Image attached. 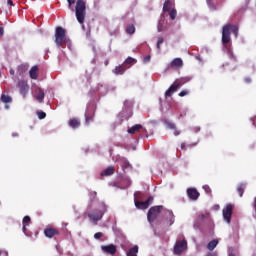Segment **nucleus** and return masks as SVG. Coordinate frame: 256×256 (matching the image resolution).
<instances>
[{
    "instance_id": "nucleus-1",
    "label": "nucleus",
    "mask_w": 256,
    "mask_h": 256,
    "mask_svg": "<svg viewBox=\"0 0 256 256\" xmlns=\"http://www.w3.org/2000/svg\"><path fill=\"white\" fill-rule=\"evenodd\" d=\"M68 2V9L70 11H75L76 19L80 25L85 23V17L87 16V3L85 0H67ZM76 6L73 8V5Z\"/></svg>"
},
{
    "instance_id": "nucleus-2",
    "label": "nucleus",
    "mask_w": 256,
    "mask_h": 256,
    "mask_svg": "<svg viewBox=\"0 0 256 256\" xmlns=\"http://www.w3.org/2000/svg\"><path fill=\"white\" fill-rule=\"evenodd\" d=\"M107 213V205L105 203H102V209H95L92 212H85L84 215H87V217L94 223V225H97L98 221H101L103 219V216Z\"/></svg>"
},
{
    "instance_id": "nucleus-3",
    "label": "nucleus",
    "mask_w": 256,
    "mask_h": 256,
    "mask_svg": "<svg viewBox=\"0 0 256 256\" xmlns=\"http://www.w3.org/2000/svg\"><path fill=\"white\" fill-rule=\"evenodd\" d=\"M55 44L57 47L61 48L63 47V45H65V43H67L68 38H67V31L61 27V26H57L55 29Z\"/></svg>"
},
{
    "instance_id": "nucleus-4",
    "label": "nucleus",
    "mask_w": 256,
    "mask_h": 256,
    "mask_svg": "<svg viewBox=\"0 0 256 256\" xmlns=\"http://www.w3.org/2000/svg\"><path fill=\"white\" fill-rule=\"evenodd\" d=\"M229 43H231V32L229 31V27L224 25L222 30V44L231 52V46H229Z\"/></svg>"
},
{
    "instance_id": "nucleus-5",
    "label": "nucleus",
    "mask_w": 256,
    "mask_h": 256,
    "mask_svg": "<svg viewBox=\"0 0 256 256\" xmlns=\"http://www.w3.org/2000/svg\"><path fill=\"white\" fill-rule=\"evenodd\" d=\"M163 211V206H153L149 209L147 214V219L149 223H153L158 217L159 214Z\"/></svg>"
},
{
    "instance_id": "nucleus-6",
    "label": "nucleus",
    "mask_w": 256,
    "mask_h": 256,
    "mask_svg": "<svg viewBox=\"0 0 256 256\" xmlns=\"http://www.w3.org/2000/svg\"><path fill=\"white\" fill-rule=\"evenodd\" d=\"M222 215H223L224 221L230 224L231 217L233 216V204H226V206L222 210Z\"/></svg>"
},
{
    "instance_id": "nucleus-7",
    "label": "nucleus",
    "mask_w": 256,
    "mask_h": 256,
    "mask_svg": "<svg viewBox=\"0 0 256 256\" xmlns=\"http://www.w3.org/2000/svg\"><path fill=\"white\" fill-rule=\"evenodd\" d=\"M185 249H187V240H179L174 246V253L175 255H181Z\"/></svg>"
},
{
    "instance_id": "nucleus-8",
    "label": "nucleus",
    "mask_w": 256,
    "mask_h": 256,
    "mask_svg": "<svg viewBox=\"0 0 256 256\" xmlns=\"http://www.w3.org/2000/svg\"><path fill=\"white\" fill-rule=\"evenodd\" d=\"M17 87L20 91V94L23 95L24 97L29 93V84H27V81L25 80H20L18 81Z\"/></svg>"
},
{
    "instance_id": "nucleus-9",
    "label": "nucleus",
    "mask_w": 256,
    "mask_h": 256,
    "mask_svg": "<svg viewBox=\"0 0 256 256\" xmlns=\"http://www.w3.org/2000/svg\"><path fill=\"white\" fill-rule=\"evenodd\" d=\"M151 203H153V196H150L144 202L135 200V207H137V209H148Z\"/></svg>"
},
{
    "instance_id": "nucleus-10",
    "label": "nucleus",
    "mask_w": 256,
    "mask_h": 256,
    "mask_svg": "<svg viewBox=\"0 0 256 256\" xmlns=\"http://www.w3.org/2000/svg\"><path fill=\"white\" fill-rule=\"evenodd\" d=\"M101 250L106 255H115V253H117V246H115V244L104 245L101 246Z\"/></svg>"
},
{
    "instance_id": "nucleus-11",
    "label": "nucleus",
    "mask_w": 256,
    "mask_h": 256,
    "mask_svg": "<svg viewBox=\"0 0 256 256\" xmlns=\"http://www.w3.org/2000/svg\"><path fill=\"white\" fill-rule=\"evenodd\" d=\"M94 117H95V110H93V108H87L85 113V124L89 125L90 123H93Z\"/></svg>"
},
{
    "instance_id": "nucleus-12",
    "label": "nucleus",
    "mask_w": 256,
    "mask_h": 256,
    "mask_svg": "<svg viewBox=\"0 0 256 256\" xmlns=\"http://www.w3.org/2000/svg\"><path fill=\"white\" fill-rule=\"evenodd\" d=\"M147 133V129L143 128V125L141 124H136L132 126L130 129H128V133L130 135H135V133Z\"/></svg>"
},
{
    "instance_id": "nucleus-13",
    "label": "nucleus",
    "mask_w": 256,
    "mask_h": 256,
    "mask_svg": "<svg viewBox=\"0 0 256 256\" xmlns=\"http://www.w3.org/2000/svg\"><path fill=\"white\" fill-rule=\"evenodd\" d=\"M199 191L196 190V188H188L187 189V196L191 201H197L200 197Z\"/></svg>"
},
{
    "instance_id": "nucleus-14",
    "label": "nucleus",
    "mask_w": 256,
    "mask_h": 256,
    "mask_svg": "<svg viewBox=\"0 0 256 256\" xmlns=\"http://www.w3.org/2000/svg\"><path fill=\"white\" fill-rule=\"evenodd\" d=\"M44 235L48 239H53V237H56V235H59V229L48 227L44 230Z\"/></svg>"
},
{
    "instance_id": "nucleus-15",
    "label": "nucleus",
    "mask_w": 256,
    "mask_h": 256,
    "mask_svg": "<svg viewBox=\"0 0 256 256\" xmlns=\"http://www.w3.org/2000/svg\"><path fill=\"white\" fill-rule=\"evenodd\" d=\"M35 98L39 103H43V99H45V91H43V89L40 87H37L35 89Z\"/></svg>"
},
{
    "instance_id": "nucleus-16",
    "label": "nucleus",
    "mask_w": 256,
    "mask_h": 256,
    "mask_svg": "<svg viewBox=\"0 0 256 256\" xmlns=\"http://www.w3.org/2000/svg\"><path fill=\"white\" fill-rule=\"evenodd\" d=\"M68 125L72 129H79V127H81V121L77 118H72L69 120Z\"/></svg>"
},
{
    "instance_id": "nucleus-17",
    "label": "nucleus",
    "mask_w": 256,
    "mask_h": 256,
    "mask_svg": "<svg viewBox=\"0 0 256 256\" xmlns=\"http://www.w3.org/2000/svg\"><path fill=\"white\" fill-rule=\"evenodd\" d=\"M226 27H228V31L230 33H233V35H235V37H237V35H239V28L236 25L226 24Z\"/></svg>"
},
{
    "instance_id": "nucleus-18",
    "label": "nucleus",
    "mask_w": 256,
    "mask_h": 256,
    "mask_svg": "<svg viewBox=\"0 0 256 256\" xmlns=\"http://www.w3.org/2000/svg\"><path fill=\"white\" fill-rule=\"evenodd\" d=\"M187 81H189L187 78H179L176 79L173 83V85L176 86L177 89L183 87V85H185V83H187Z\"/></svg>"
},
{
    "instance_id": "nucleus-19",
    "label": "nucleus",
    "mask_w": 256,
    "mask_h": 256,
    "mask_svg": "<svg viewBox=\"0 0 256 256\" xmlns=\"http://www.w3.org/2000/svg\"><path fill=\"white\" fill-rule=\"evenodd\" d=\"M171 67H177V69H181V67H183V59L175 58L171 62Z\"/></svg>"
},
{
    "instance_id": "nucleus-20",
    "label": "nucleus",
    "mask_w": 256,
    "mask_h": 256,
    "mask_svg": "<svg viewBox=\"0 0 256 256\" xmlns=\"http://www.w3.org/2000/svg\"><path fill=\"white\" fill-rule=\"evenodd\" d=\"M125 71H127V67H125V65H120L115 67L113 73H115V75H123Z\"/></svg>"
},
{
    "instance_id": "nucleus-21",
    "label": "nucleus",
    "mask_w": 256,
    "mask_h": 256,
    "mask_svg": "<svg viewBox=\"0 0 256 256\" xmlns=\"http://www.w3.org/2000/svg\"><path fill=\"white\" fill-rule=\"evenodd\" d=\"M38 71H39V67L33 66L29 71L30 78L37 79V77H39Z\"/></svg>"
},
{
    "instance_id": "nucleus-22",
    "label": "nucleus",
    "mask_w": 256,
    "mask_h": 256,
    "mask_svg": "<svg viewBox=\"0 0 256 256\" xmlns=\"http://www.w3.org/2000/svg\"><path fill=\"white\" fill-rule=\"evenodd\" d=\"M115 173V168L110 166L108 168H106L102 173L101 176L102 177H109L111 175H113Z\"/></svg>"
},
{
    "instance_id": "nucleus-23",
    "label": "nucleus",
    "mask_w": 256,
    "mask_h": 256,
    "mask_svg": "<svg viewBox=\"0 0 256 256\" xmlns=\"http://www.w3.org/2000/svg\"><path fill=\"white\" fill-rule=\"evenodd\" d=\"M176 91H177L176 86H175L174 84H172V85L168 88V90H166V92H165V97H166V99H167V97H173V93H176Z\"/></svg>"
},
{
    "instance_id": "nucleus-24",
    "label": "nucleus",
    "mask_w": 256,
    "mask_h": 256,
    "mask_svg": "<svg viewBox=\"0 0 256 256\" xmlns=\"http://www.w3.org/2000/svg\"><path fill=\"white\" fill-rule=\"evenodd\" d=\"M172 8H173V3L171 2V0H166L163 5L164 13H168L169 11L172 10Z\"/></svg>"
},
{
    "instance_id": "nucleus-25",
    "label": "nucleus",
    "mask_w": 256,
    "mask_h": 256,
    "mask_svg": "<svg viewBox=\"0 0 256 256\" xmlns=\"http://www.w3.org/2000/svg\"><path fill=\"white\" fill-rule=\"evenodd\" d=\"M137 253H139V246L135 245L128 250L126 256H137Z\"/></svg>"
},
{
    "instance_id": "nucleus-26",
    "label": "nucleus",
    "mask_w": 256,
    "mask_h": 256,
    "mask_svg": "<svg viewBox=\"0 0 256 256\" xmlns=\"http://www.w3.org/2000/svg\"><path fill=\"white\" fill-rule=\"evenodd\" d=\"M217 245H219V241L218 240H212L208 243L207 245V249L209 251H213V249H215V247H217Z\"/></svg>"
},
{
    "instance_id": "nucleus-27",
    "label": "nucleus",
    "mask_w": 256,
    "mask_h": 256,
    "mask_svg": "<svg viewBox=\"0 0 256 256\" xmlns=\"http://www.w3.org/2000/svg\"><path fill=\"white\" fill-rule=\"evenodd\" d=\"M168 217H169V227L175 223V215L173 214V211H168Z\"/></svg>"
},
{
    "instance_id": "nucleus-28",
    "label": "nucleus",
    "mask_w": 256,
    "mask_h": 256,
    "mask_svg": "<svg viewBox=\"0 0 256 256\" xmlns=\"http://www.w3.org/2000/svg\"><path fill=\"white\" fill-rule=\"evenodd\" d=\"M1 101L2 103H11V101H13V98H11V96L9 95L2 94Z\"/></svg>"
},
{
    "instance_id": "nucleus-29",
    "label": "nucleus",
    "mask_w": 256,
    "mask_h": 256,
    "mask_svg": "<svg viewBox=\"0 0 256 256\" xmlns=\"http://www.w3.org/2000/svg\"><path fill=\"white\" fill-rule=\"evenodd\" d=\"M126 33H128V35H133V33H135V25L130 24L126 27Z\"/></svg>"
},
{
    "instance_id": "nucleus-30",
    "label": "nucleus",
    "mask_w": 256,
    "mask_h": 256,
    "mask_svg": "<svg viewBox=\"0 0 256 256\" xmlns=\"http://www.w3.org/2000/svg\"><path fill=\"white\" fill-rule=\"evenodd\" d=\"M121 167L123 171H125L126 169H129L131 167V164L129 163V161L124 159L121 161Z\"/></svg>"
},
{
    "instance_id": "nucleus-31",
    "label": "nucleus",
    "mask_w": 256,
    "mask_h": 256,
    "mask_svg": "<svg viewBox=\"0 0 256 256\" xmlns=\"http://www.w3.org/2000/svg\"><path fill=\"white\" fill-rule=\"evenodd\" d=\"M237 192L240 195V197H243V193H245V184L238 185Z\"/></svg>"
},
{
    "instance_id": "nucleus-32",
    "label": "nucleus",
    "mask_w": 256,
    "mask_h": 256,
    "mask_svg": "<svg viewBox=\"0 0 256 256\" xmlns=\"http://www.w3.org/2000/svg\"><path fill=\"white\" fill-rule=\"evenodd\" d=\"M170 15V19H172V21H175V19H177V10L175 8H172L171 11L168 12Z\"/></svg>"
},
{
    "instance_id": "nucleus-33",
    "label": "nucleus",
    "mask_w": 256,
    "mask_h": 256,
    "mask_svg": "<svg viewBox=\"0 0 256 256\" xmlns=\"http://www.w3.org/2000/svg\"><path fill=\"white\" fill-rule=\"evenodd\" d=\"M125 65H133V63H137V60L133 57H128L125 61H124Z\"/></svg>"
},
{
    "instance_id": "nucleus-34",
    "label": "nucleus",
    "mask_w": 256,
    "mask_h": 256,
    "mask_svg": "<svg viewBox=\"0 0 256 256\" xmlns=\"http://www.w3.org/2000/svg\"><path fill=\"white\" fill-rule=\"evenodd\" d=\"M165 40L163 39V37H159L158 41H157V49L158 51H161V45Z\"/></svg>"
},
{
    "instance_id": "nucleus-35",
    "label": "nucleus",
    "mask_w": 256,
    "mask_h": 256,
    "mask_svg": "<svg viewBox=\"0 0 256 256\" xmlns=\"http://www.w3.org/2000/svg\"><path fill=\"white\" fill-rule=\"evenodd\" d=\"M37 115H38V119H45V117H47V114L43 111H38Z\"/></svg>"
},
{
    "instance_id": "nucleus-36",
    "label": "nucleus",
    "mask_w": 256,
    "mask_h": 256,
    "mask_svg": "<svg viewBox=\"0 0 256 256\" xmlns=\"http://www.w3.org/2000/svg\"><path fill=\"white\" fill-rule=\"evenodd\" d=\"M203 189H204L205 193H207V195H211L212 191H211V187H209V185H204Z\"/></svg>"
},
{
    "instance_id": "nucleus-37",
    "label": "nucleus",
    "mask_w": 256,
    "mask_h": 256,
    "mask_svg": "<svg viewBox=\"0 0 256 256\" xmlns=\"http://www.w3.org/2000/svg\"><path fill=\"white\" fill-rule=\"evenodd\" d=\"M169 129H177V126L173 122H165Z\"/></svg>"
},
{
    "instance_id": "nucleus-38",
    "label": "nucleus",
    "mask_w": 256,
    "mask_h": 256,
    "mask_svg": "<svg viewBox=\"0 0 256 256\" xmlns=\"http://www.w3.org/2000/svg\"><path fill=\"white\" fill-rule=\"evenodd\" d=\"M178 95L179 97H186V95H189V90H182Z\"/></svg>"
},
{
    "instance_id": "nucleus-39",
    "label": "nucleus",
    "mask_w": 256,
    "mask_h": 256,
    "mask_svg": "<svg viewBox=\"0 0 256 256\" xmlns=\"http://www.w3.org/2000/svg\"><path fill=\"white\" fill-rule=\"evenodd\" d=\"M26 223H31V217L25 216V217L23 218V225H25Z\"/></svg>"
},
{
    "instance_id": "nucleus-40",
    "label": "nucleus",
    "mask_w": 256,
    "mask_h": 256,
    "mask_svg": "<svg viewBox=\"0 0 256 256\" xmlns=\"http://www.w3.org/2000/svg\"><path fill=\"white\" fill-rule=\"evenodd\" d=\"M103 237V232H97L94 234V239H101Z\"/></svg>"
},
{
    "instance_id": "nucleus-41",
    "label": "nucleus",
    "mask_w": 256,
    "mask_h": 256,
    "mask_svg": "<svg viewBox=\"0 0 256 256\" xmlns=\"http://www.w3.org/2000/svg\"><path fill=\"white\" fill-rule=\"evenodd\" d=\"M251 82H252L251 77H245V78H244V83L249 84V83H251Z\"/></svg>"
},
{
    "instance_id": "nucleus-42",
    "label": "nucleus",
    "mask_w": 256,
    "mask_h": 256,
    "mask_svg": "<svg viewBox=\"0 0 256 256\" xmlns=\"http://www.w3.org/2000/svg\"><path fill=\"white\" fill-rule=\"evenodd\" d=\"M149 61H151V56H146L144 58V63H149Z\"/></svg>"
},
{
    "instance_id": "nucleus-43",
    "label": "nucleus",
    "mask_w": 256,
    "mask_h": 256,
    "mask_svg": "<svg viewBox=\"0 0 256 256\" xmlns=\"http://www.w3.org/2000/svg\"><path fill=\"white\" fill-rule=\"evenodd\" d=\"M7 5H9L10 7H13V0H7Z\"/></svg>"
},
{
    "instance_id": "nucleus-44",
    "label": "nucleus",
    "mask_w": 256,
    "mask_h": 256,
    "mask_svg": "<svg viewBox=\"0 0 256 256\" xmlns=\"http://www.w3.org/2000/svg\"><path fill=\"white\" fill-rule=\"evenodd\" d=\"M5 33L3 27L0 26V37H3V34Z\"/></svg>"
},
{
    "instance_id": "nucleus-45",
    "label": "nucleus",
    "mask_w": 256,
    "mask_h": 256,
    "mask_svg": "<svg viewBox=\"0 0 256 256\" xmlns=\"http://www.w3.org/2000/svg\"><path fill=\"white\" fill-rule=\"evenodd\" d=\"M174 135H175V137H177V136L181 135V132L179 130H175Z\"/></svg>"
},
{
    "instance_id": "nucleus-46",
    "label": "nucleus",
    "mask_w": 256,
    "mask_h": 256,
    "mask_svg": "<svg viewBox=\"0 0 256 256\" xmlns=\"http://www.w3.org/2000/svg\"><path fill=\"white\" fill-rule=\"evenodd\" d=\"M231 58L234 59V61H237V57H235V54H233V52H231Z\"/></svg>"
},
{
    "instance_id": "nucleus-47",
    "label": "nucleus",
    "mask_w": 256,
    "mask_h": 256,
    "mask_svg": "<svg viewBox=\"0 0 256 256\" xmlns=\"http://www.w3.org/2000/svg\"><path fill=\"white\" fill-rule=\"evenodd\" d=\"M23 233H27V226L25 224H23Z\"/></svg>"
},
{
    "instance_id": "nucleus-48",
    "label": "nucleus",
    "mask_w": 256,
    "mask_h": 256,
    "mask_svg": "<svg viewBox=\"0 0 256 256\" xmlns=\"http://www.w3.org/2000/svg\"><path fill=\"white\" fill-rule=\"evenodd\" d=\"M158 31H159V33H161V31H163V27L161 26V24L158 25Z\"/></svg>"
},
{
    "instance_id": "nucleus-49",
    "label": "nucleus",
    "mask_w": 256,
    "mask_h": 256,
    "mask_svg": "<svg viewBox=\"0 0 256 256\" xmlns=\"http://www.w3.org/2000/svg\"><path fill=\"white\" fill-rule=\"evenodd\" d=\"M12 137H19V133L17 132L12 133Z\"/></svg>"
},
{
    "instance_id": "nucleus-50",
    "label": "nucleus",
    "mask_w": 256,
    "mask_h": 256,
    "mask_svg": "<svg viewBox=\"0 0 256 256\" xmlns=\"http://www.w3.org/2000/svg\"><path fill=\"white\" fill-rule=\"evenodd\" d=\"M181 149H182V150H185V149H186L185 143H182V144H181Z\"/></svg>"
},
{
    "instance_id": "nucleus-51",
    "label": "nucleus",
    "mask_w": 256,
    "mask_h": 256,
    "mask_svg": "<svg viewBox=\"0 0 256 256\" xmlns=\"http://www.w3.org/2000/svg\"><path fill=\"white\" fill-rule=\"evenodd\" d=\"M10 75H15V70L11 69L10 70Z\"/></svg>"
},
{
    "instance_id": "nucleus-52",
    "label": "nucleus",
    "mask_w": 256,
    "mask_h": 256,
    "mask_svg": "<svg viewBox=\"0 0 256 256\" xmlns=\"http://www.w3.org/2000/svg\"><path fill=\"white\" fill-rule=\"evenodd\" d=\"M92 195H94V197H97V192L96 191L92 192Z\"/></svg>"
},
{
    "instance_id": "nucleus-53",
    "label": "nucleus",
    "mask_w": 256,
    "mask_h": 256,
    "mask_svg": "<svg viewBox=\"0 0 256 256\" xmlns=\"http://www.w3.org/2000/svg\"><path fill=\"white\" fill-rule=\"evenodd\" d=\"M228 256H235V254H233V253H230Z\"/></svg>"
}]
</instances>
